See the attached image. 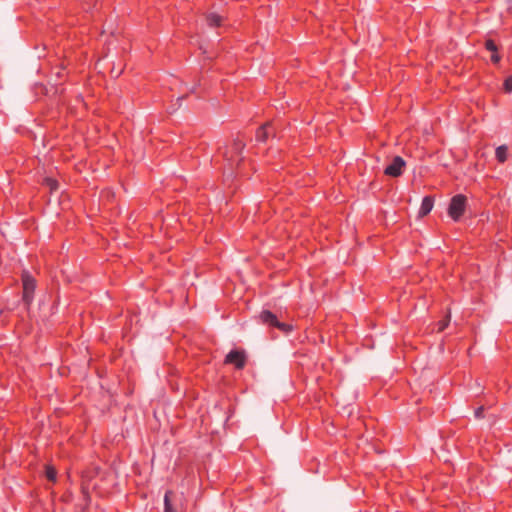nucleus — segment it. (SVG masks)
<instances>
[{"label":"nucleus","mask_w":512,"mask_h":512,"mask_svg":"<svg viewBox=\"0 0 512 512\" xmlns=\"http://www.w3.org/2000/svg\"><path fill=\"white\" fill-rule=\"evenodd\" d=\"M466 201V197L462 194H457L450 200L448 215L454 221H458L463 216L466 209Z\"/></svg>","instance_id":"nucleus-1"},{"label":"nucleus","mask_w":512,"mask_h":512,"mask_svg":"<svg viewBox=\"0 0 512 512\" xmlns=\"http://www.w3.org/2000/svg\"><path fill=\"white\" fill-rule=\"evenodd\" d=\"M259 318L262 323H264L268 326L276 327L285 332H288L291 330L290 325L278 321L276 315L268 310L262 311L259 315Z\"/></svg>","instance_id":"nucleus-2"},{"label":"nucleus","mask_w":512,"mask_h":512,"mask_svg":"<svg viewBox=\"0 0 512 512\" xmlns=\"http://www.w3.org/2000/svg\"><path fill=\"white\" fill-rule=\"evenodd\" d=\"M226 364L233 365L236 369H243L246 365V354L244 351L231 350L225 357Z\"/></svg>","instance_id":"nucleus-3"},{"label":"nucleus","mask_w":512,"mask_h":512,"mask_svg":"<svg viewBox=\"0 0 512 512\" xmlns=\"http://www.w3.org/2000/svg\"><path fill=\"white\" fill-rule=\"evenodd\" d=\"M22 281H23V301L27 305H30V303L33 300V293L36 288V282H35L34 278H32L28 274L23 275Z\"/></svg>","instance_id":"nucleus-4"},{"label":"nucleus","mask_w":512,"mask_h":512,"mask_svg":"<svg viewBox=\"0 0 512 512\" xmlns=\"http://www.w3.org/2000/svg\"><path fill=\"white\" fill-rule=\"evenodd\" d=\"M404 166L405 161L403 160V158L400 156H396L392 160L391 164H389L385 168L384 174L391 177H399L403 172Z\"/></svg>","instance_id":"nucleus-5"},{"label":"nucleus","mask_w":512,"mask_h":512,"mask_svg":"<svg viewBox=\"0 0 512 512\" xmlns=\"http://www.w3.org/2000/svg\"><path fill=\"white\" fill-rule=\"evenodd\" d=\"M244 149V144L242 141L237 140L232 144L230 151L225 154L228 161H230L231 165L239 164L242 160L241 152Z\"/></svg>","instance_id":"nucleus-6"},{"label":"nucleus","mask_w":512,"mask_h":512,"mask_svg":"<svg viewBox=\"0 0 512 512\" xmlns=\"http://www.w3.org/2000/svg\"><path fill=\"white\" fill-rule=\"evenodd\" d=\"M273 132V127L270 123H266L256 131V140L258 142H265L269 135Z\"/></svg>","instance_id":"nucleus-7"},{"label":"nucleus","mask_w":512,"mask_h":512,"mask_svg":"<svg viewBox=\"0 0 512 512\" xmlns=\"http://www.w3.org/2000/svg\"><path fill=\"white\" fill-rule=\"evenodd\" d=\"M433 205H434L433 198L430 196H425L421 202V206L419 209V215L426 216L427 214H429L433 208Z\"/></svg>","instance_id":"nucleus-8"},{"label":"nucleus","mask_w":512,"mask_h":512,"mask_svg":"<svg viewBox=\"0 0 512 512\" xmlns=\"http://www.w3.org/2000/svg\"><path fill=\"white\" fill-rule=\"evenodd\" d=\"M206 21L210 27H217L221 24L222 18L218 14L210 13L207 15Z\"/></svg>","instance_id":"nucleus-9"},{"label":"nucleus","mask_w":512,"mask_h":512,"mask_svg":"<svg viewBox=\"0 0 512 512\" xmlns=\"http://www.w3.org/2000/svg\"><path fill=\"white\" fill-rule=\"evenodd\" d=\"M172 491H167L164 495V512H176L171 503Z\"/></svg>","instance_id":"nucleus-10"},{"label":"nucleus","mask_w":512,"mask_h":512,"mask_svg":"<svg viewBox=\"0 0 512 512\" xmlns=\"http://www.w3.org/2000/svg\"><path fill=\"white\" fill-rule=\"evenodd\" d=\"M496 158L499 162L503 163L507 159V147L502 145L496 148L495 151Z\"/></svg>","instance_id":"nucleus-11"},{"label":"nucleus","mask_w":512,"mask_h":512,"mask_svg":"<svg viewBox=\"0 0 512 512\" xmlns=\"http://www.w3.org/2000/svg\"><path fill=\"white\" fill-rule=\"evenodd\" d=\"M45 474L48 480L52 482L56 481L57 472L52 466L46 467Z\"/></svg>","instance_id":"nucleus-12"},{"label":"nucleus","mask_w":512,"mask_h":512,"mask_svg":"<svg viewBox=\"0 0 512 512\" xmlns=\"http://www.w3.org/2000/svg\"><path fill=\"white\" fill-rule=\"evenodd\" d=\"M44 184L53 192L58 189V182L53 178H45Z\"/></svg>","instance_id":"nucleus-13"},{"label":"nucleus","mask_w":512,"mask_h":512,"mask_svg":"<svg viewBox=\"0 0 512 512\" xmlns=\"http://www.w3.org/2000/svg\"><path fill=\"white\" fill-rule=\"evenodd\" d=\"M485 47L487 50H489L491 52H497V46H496L495 42L491 39H488L485 41Z\"/></svg>","instance_id":"nucleus-14"},{"label":"nucleus","mask_w":512,"mask_h":512,"mask_svg":"<svg viewBox=\"0 0 512 512\" xmlns=\"http://www.w3.org/2000/svg\"><path fill=\"white\" fill-rule=\"evenodd\" d=\"M504 88H505L506 92L512 91V74L506 78V80L504 82Z\"/></svg>","instance_id":"nucleus-15"},{"label":"nucleus","mask_w":512,"mask_h":512,"mask_svg":"<svg viewBox=\"0 0 512 512\" xmlns=\"http://www.w3.org/2000/svg\"><path fill=\"white\" fill-rule=\"evenodd\" d=\"M448 323H449V318L448 319H445V320H442L438 323V331H443L447 326H448Z\"/></svg>","instance_id":"nucleus-16"},{"label":"nucleus","mask_w":512,"mask_h":512,"mask_svg":"<svg viewBox=\"0 0 512 512\" xmlns=\"http://www.w3.org/2000/svg\"><path fill=\"white\" fill-rule=\"evenodd\" d=\"M491 61L494 63H498L500 61V56L497 54V52H493L491 56Z\"/></svg>","instance_id":"nucleus-17"},{"label":"nucleus","mask_w":512,"mask_h":512,"mask_svg":"<svg viewBox=\"0 0 512 512\" xmlns=\"http://www.w3.org/2000/svg\"><path fill=\"white\" fill-rule=\"evenodd\" d=\"M483 407H479L476 411H475V416L476 417H481L482 416V413H483Z\"/></svg>","instance_id":"nucleus-18"}]
</instances>
